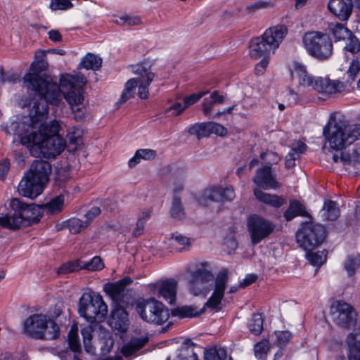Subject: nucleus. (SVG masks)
I'll list each match as a JSON object with an SVG mask.
<instances>
[{"label":"nucleus","mask_w":360,"mask_h":360,"mask_svg":"<svg viewBox=\"0 0 360 360\" xmlns=\"http://www.w3.org/2000/svg\"><path fill=\"white\" fill-rule=\"evenodd\" d=\"M47 103L44 101L34 102L30 115L8 123L6 132L18 136L32 156L49 159L55 158L65 150L66 141L58 134L61 125L58 120L46 122Z\"/></svg>","instance_id":"nucleus-1"},{"label":"nucleus","mask_w":360,"mask_h":360,"mask_svg":"<svg viewBox=\"0 0 360 360\" xmlns=\"http://www.w3.org/2000/svg\"><path fill=\"white\" fill-rule=\"evenodd\" d=\"M45 58V51H36L34 60L30 65V71L23 77L25 85L37 92L41 97L40 101L54 105L59 103L62 94L72 113L74 114L75 120H82L86 113V108L81 87L86 84V79L79 74L63 75L60 78L58 86L56 83L43 78L40 75L47 67Z\"/></svg>","instance_id":"nucleus-2"},{"label":"nucleus","mask_w":360,"mask_h":360,"mask_svg":"<svg viewBox=\"0 0 360 360\" xmlns=\"http://www.w3.org/2000/svg\"><path fill=\"white\" fill-rule=\"evenodd\" d=\"M228 273L221 271L214 278L205 263L196 266L191 273L188 283L189 291L195 296H206L212 290V295L206 302V306L212 309H218L224 295L228 283Z\"/></svg>","instance_id":"nucleus-3"},{"label":"nucleus","mask_w":360,"mask_h":360,"mask_svg":"<svg viewBox=\"0 0 360 360\" xmlns=\"http://www.w3.org/2000/svg\"><path fill=\"white\" fill-rule=\"evenodd\" d=\"M132 72L136 77L129 79L125 83L120 100V103H123L132 98L136 89L140 98L146 99L148 97V86L155 77L150 70V66L147 63L138 64L132 68Z\"/></svg>","instance_id":"nucleus-4"},{"label":"nucleus","mask_w":360,"mask_h":360,"mask_svg":"<svg viewBox=\"0 0 360 360\" xmlns=\"http://www.w3.org/2000/svg\"><path fill=\"white\" fill-rule=\"evenodd\" d=\"M22 329L25 334L37 340H54L60 335L58 324L43 314H35L27 317L23 323Z\"/></svg>","instance_id":"nucleus-5"},{"label":"nucleus","mask_w":360,"mask_h":360,"mask_svg":"<svg viewBox=\"0 0 360 360\" xmlns=\"http://www.w3.org/2000/svg\"><path fill=\"white\" fill-rule=\"evenodd\" d=\"M302 43L307 53L316 59H327L333 53V43L326 32H307L302 37Z\"/></svg>","instance_id":"nucleus-6"},{"label":"nucleus","mask_w":360,"mask_h":360,"mask_svg":"<svg viewBox=\"0 0 360 360\" xmlns=\"http://www.w3.org/2000/svg\"><path fill=\"white\" fill-rule=\"evenodd\" d=\"M79 313L89 322L103 321L108 313V307L102 297L95 292L84 293L79 299Z\"/></svg>","instance_id":"nucleus-7"},{"label":"nucleus","mask_w":360,"mask_h":360,"mask_svg":"<svg viewBox=\"0 0 360 360\" xmlns=\"http://www.w3.org/2000/svg\"><path fill=\"white\" fill-rule=\"evenodd\" d=\"M356 131L339 120L329 122L327 129L323 131L324 136L331 148L341 150L347 145L352 144L356 139Z\"/></svg>","instance_id":"nucleus-8"},{"label":"nucleus","mask_w":360,"mask_h":360,"mask_svg":"<svg viewBox=\"0 0 360 360\" xmlns=\"http://www.w3.org/2000/svg\"><path fill=\"white\" fill-rule=\"evenodd\" d=\"M326 236V229L322 225L309 221L302 224L297 232L296 240L304 250L311 251L321 244Z\"/></svg>","instance_id":"nucleus-9"},{"label":"nucleus","mask_w":360,"mask_h":360,"mask_svg":"<svg viewBox=\"0 0 360 360\" xmlns=\"http://www.w3.org/2000/svg\"><path fill=\"white\" fill-rule=\"evenodd\" d=\"M136 310L143 321L155 324L161 325L169 317L168 309L162 303L155 299L139 302Z\"/></svg>","instance_id":"nucleus-10"},{"label":"nucleus","mask_w":360,"mask_h":360,"mask_svg":"<svg viewBox=\"0 0 360 360\" xmlns=\"http://www.w3.org/2000/svg\"><path fill=\"white\" fill-rule=\"evenodd\" d=\"M236 197L234 189L231 186H216L205 188L198 196V201L202 206H207L210 202H229Z\"/></svg>","instance_id":"nucleus-11"},{"label":"nucleus","mask_w":360,"mask_h":360,"mask_svg":"<svg viewBox=\"0 0 360 360\" xmlns=\"http://www.w3.org/2000/svg\"><path fill=\"white\" fill-rule=\"evenodd\" d=\"M274 228L275 225L271 221L259 215H252L248 219V229L254 244L268 237Z\"/></svg>","instance_id":"nucleus-12"},{"label":"nucleus","mask_w":360,"mask_h":360,"mask_svg":"<svg viewBox=\"0 0 360 360\" xmlns=\"http://www.w3.org/2000/svg\"><path fill=\"white\" fill-rule=\"evenodd\" d=\"M330 315L333 321L342 328H349L356 323V311L346 302H333L330 307Z\"/></svg>","instance_id":"nucleus-13"},{"label":"nucleus","mask_w":360,"mask_h":360,"mask_svg":"<svg viewBox=\"0 0 360 360\" xmlns=\"http://www.w3.org/2000/svg\"><path fill=\"white\" fill-rule=\"evenodd\" d=\"M11 208L20 212L22 219V226L31 225L39 221V207L33 205H27L19 199L13 198L10 202Z\"/></svg>","instance_id":"nucleus-14"},{"label":"nucleus","mask_w":360,"mask_h":360,"mask_svg":"<svg viewBox=\"0 0 360 360\" xmlns=\"http://www.w3.org/2000/svg\"><path fill=\"white\" fill-rule=\"evenodd\" d=\"M345 84L339 79H333L328 76L317 77L313 90L322 96L330 97L344 91Z\"/></svg>","instance_id":"nucleus-15"},{"label":"nucleus","mask_w":360,"mask_h":360,"mask_svg":"<svg viewBox=\"0 0 360 360\" xmlns=\"http://www.w3.org/2000/svg\"><path fill=\"white\" fill-rule=\"evenodd\" d=\"M176 288L177 283L173 279L160 281L150 287L153 295L162 297L170 304L175 302Z\"/></svg>","instance_id":"nucleus-16"},{"label":"nucleus","mask_w":360,"mask_h":360,"mask_svg":"<svg viewBox=\"0 0 360 360\" xmlns=\"http://www.w3.org/2000/svg\"><path fill=\"white\" fill-rule=\"evenodd\" d=\"M291 74L292 77L297 80L300 87L313 89L317 77L310 74L303 63L298 61L293 62L291 65Z\"/></svg>","instance_id":"nucleus-17"},{"label":"nucleus","mask_w":360,"mask_h":360,"mask_svg":"<svg viewBox=\"0 0 360 360\" xmlns=\"http://www.w3.org/2000/svg\"><path fill=\"white\" fill-rule=\"evenodd\" d=\"M44 186L45 185L25 174L18 184V191L20 195L33 199L42 193Z\"/></svg>","instance_id":"nucleus-18"},{"label":"nucleus","mask_w":360,"mask_h":360,"mask_svg":"<svg viewBox=\"0 0 360 360\" xmlns=\"http://www.w3.org/2000/svg\"><path fill=\"white\" fill-rule=\"evenodd\" d=\"M335 162H342L346 169L354 173H357L355 169H360V147L354 148L347 152H341L333 155Z\"/></svg>","instance_id":"nucleus-19"},{"label":"nucleus","mask_w":360,"mask_h":360,"mask_svg":"<svg viewBox=\"0 0 360 360\" xmlns=\"http://www.w3.org/2000/svg\"><path fill=\"white\" fill-rule=\"evenodd\" d=\"M328 11L341 21H347L350 17L353 3L352 0H330L328 3Z\"/></svg>","instance_id":"nucleus-20"},{"label":"nucleus","mask_w":360,"mask_h":360,"mask_svg":"<svg viewBox=\"0 0 360 360\" xmlns=\"http://www.w3.org/2000/svg\"><path fill=\"white\" fill-rule=\"evenodd\" d=\"M253 181L264 189H276L281 186L269 166H264L257 171Z\"/></svg>","instance_id":"nucleus-21"},{"label":"nucleus","mask_w":360,"mask_h":360,"mask_svg":"<svg viewBox=\"0 0 360 360\" xmlns=\"http://www.w3.org/2000/svg\"><path fill=\"white\" fill-rule=\"evenodd\" d=\"M51 172V165L49 162L36 160L32 163L30 169L26 174L36 181H39L41 184L46 185L49 181Z\"/></svg>","instance_id":"nucleus-22"},{"label":"nucleus","mask_w":360,"mask_h":360,"mask_svg":"<svg viewBox=\"0 0 360 360\" xmlns=\"http://www.w3.org/2000/svg\"><path fill=\"white\" fill-rule=\"evenodd\" d=\"M288 29L284 25H276L267 29L262 37L265 40L267 44L271 48L272 53L278 48L287 34Z\"/></svg>","instance_id":"nucleus-23"},{"label":"nucleus","mask_w":360,"mask_h":360,"mask_svg":"<svg viewBox=\"0 0 360 360\" xmlns=\"http://www.w3.org/2000/svg\"><path fill=\"white\" fill-rule=\"evenodd\" d=\"M271 48L261 37L252 39L250 43V55L254 59L269 58Z\"/></svg>","instance_id":"nucleus-24"},{"label":"nucleus","mask_w":360,"mask_h":360,"mask_svg":"<svg viewBox=\"0 0 360 360\" xmlns=\"http://www.w3.org/2000/svg\"><path fill=\"white\" fill-rule=\"evenodd\" d=\"M347 352L349 360H360V327L348 335Z\"/></svg>","instance_id":"nucleus-25"},{"label":"nucleus","mask_w":360,"mask_h":360,"mask_svg":"<svg viewBox=\"0 0 360 360\" xmlns=\"http://www.w3.org/2000/svg\"><path fill=\"white\" fill-rule=\"evenodd\" d=\"M111 316V326L120 331H125L128 325V314L126 310L117 305L113 309Z\"/></svg>","instance_id":"nucleus-26"},{"label":"nucleus","mask_w":360,"mask_h":360,"mask_svg":"<svg viewBox=\"0 0 360 360\" xmlns=\"http://www.w3.org/2000/svg\"><path fill=\"white\" fill-rule=\"evenodd\" d=\"M11 210L7 214L0 217V226L9 230H17L22 227V219L20 212L11 208Z\"/></svg>","instance_id":"nucleus-27"},{"label":"nucleus","mask_w":360,"mask_h":360,"mask_svg":"<svg viewBox=\"0 0 360 360\" xmlns=\"http://www.w3.org/2000/svg\"><path fill=\"white\" fill-rule=\"evenodd\" d=\"M254 194L259 201L272 207H279L284 203V200L281 197L264 193L259 188L254 189Z\"/></svg>","instance_id":"nucleus-28"},{"label":"nucleus","mask_w":360,"mask_h":360,"mask_svg":"<svg viewBox=\"0 0 360 360\" xmlns=\"http://www.w3.org/2000/svg\"><path fill=\"white\" fill-rule=\"evenodd\" d=\"M321 217L325 220H335L340 216V208L335 201L328 200L324 202L320 212Z\"/></svg>","instance_id":"nucleus-29"},{"label":"nucleus","mask_w":360,"mask_h":360,"mask_svg":"<svg viewBox=\"0 0 360 360\" xmlns=\"http://www.w3.org/2000/svg\"><path fill=\"white\" fill-rule=\"evenodd\" d=\"M147 341L148 339L145 338L131 339L129 342L122 346L121 353L124 356L129 357L141 349Z\"/></svg>","instance_id":"nucleus-30"},{"label":"nucleus","mask_w":360,"mask_h":360,"mask_svg":"<svg viewBox=\"0 0 360 360\" xmlns=\"http://www.w3.org/2000/svg\"><path fill=\"white\" fill-rule=\"evenodd\" d=\"M328 29L335 41H346L352 33L347 27L339 22L331 23Z\"/></svg>","instance_id":"nucleus-31"},{"label":"nucleus","mask_w":360,"mask_h":360,"mask_svg":"<svg viewBox=\"0 0 360 360\" xmlns=\"http://www.w3.org/2000/svg\"><path fill=\"white\" fill-rule=\"evenodd\" d=\"M224 96L219 94V91H213L210 98H205L202 103V111L205 115H208L211 113L213 106L215 104H221L224 102Z\"/></svg>","instance_id":"nucleus-32"},{"label":"nucleus","mask_w":360,"mask_h":360,"mask_svg":"<svg viewBox=\"0 0 360 360\" xmlns=\"http://www.w3.org/2000/svg\"><path fill=\"white\" fill-rule=\"evenodd\" d=\"M64 206L63 195H58L52 198L49 202L43 205V211L49 214H54L61 212Z\"/></svg>","instance_id":"nucleus-33"},{"label":"nucleus","mask_w":360,"mask_h":360,"mask_svg":"<svg viewBox=\"0 0 360 360\" xmlns=\"http://www.w3.org/2000/svg\"><path fill=\"white\" fill-rule=\"evenodd\" d=\"M156 153L151 149H139L134 157H132L128 162L129 167H134L140 162L141 160H149L155 157Z\"/></svg>","instance_id":"nucleus-34"},{"label":"nucleus","mask_w":360,"mask_h":360,"mask_svg":"<svg viewBox=\"0 0 360 360\" xmlns=\"http://www.w3.org/2000/svg\"><path fill=\"white\" fill-rule=\"evenodd\" d=\"M306 211L303 205L297 200H291L290 206L284 213V217L287 221H290L296 216H305Z\"/></svg>","instance_id":"nucleus-35"},{"label":"nucleus","mask_w":360,"mask_h":360,"mask_svg":"<svg viewBox=\"0 0 360 360\" xmlns=\"http://www.w3.org/2000/svg\"><path fill=\"white\" fill-rule=\"evenodd\" d=\"M102 64L101 58L92 53H87L82 60L79 65L86 70H98Z\"/></svg>","instance_id":"nucleus-36"},{"label":"nucleus","mask_w":360,"mask_h":360,"mask_svg":"<svg viewBox=\"0 0 360 360\" xmlns=\"http://www.w3.org/2000/svg\"><path fill=\"white\" fill-rule=\"evenodd\" d=\"M170 214L174 219L181 220L185 217L186 213L181 198L174 196L170 208Z\"/></svg>","instance_id":"nucleus-37"},{"label":"nucleus","mask_w":360,"mask_h":360,"mask_svg":"<svg viewBox=\"0 0 360 360\" xmlns=\"http://www.w3.org/2000/svg\"><path fill=\"white\" fill-rule=\"evenodd\" d=\"M131 283V280L129 278H125L112 285L110 287V292L111 293L113 299L118 300L124 294L127 285Z\"/></svg>","instance_id":"nucleus-38"},{"label":"nucleus","mask_w":360,"mask_h":360,"mask_svg":"<svg viewBox=\"0 0 360 360\" xmlns=\"http://www.w3.org/2000/svg\"><path fill=\"white\" fill-rule=\"evenodd\" d=\"M264 319L261 314H254L248 321V328L254 335H259L263 330Z\"/></svg>","instance_id":"nucleus-39"},{"label":"nucleus","mask_w":360,"mask_h":360,"mask_svg":"<svg viewBox=\"0 0 360 360\" xmlns=\"http://www.w3.org/2000/svg\"><path fill=\"white\" fill-rule=\"evenodd\" d=\"M93 328L89 326L82 329L81 333L83 336L84 347L86 352L94 354L95 352V347L91 344L93 338Z\"/></svg>","instance_id":"nucleus-40"},{"label":"nucleus","mask_w":360,"mask_h":360,"mask_svg":"<svg viewBox=\"0 0 360 360\" xmlns=\"http://www.w3.org/2000/svg\"><path fill=\"white\" fill-rule=\"evenodd\" d=\"M174 360H198V358L196 352L194 351V347L187 346L177 350Z\"/></svg>","instance_id":"nucleus-41"},{"label":"nucleus","mask_w":360,"mask_h":360,"mask_svg":"<svg viewBox=\"0 0 360 360\" xmlns=\"http://www.w3.org/2000/svg\"><path fill=\"white\" fill-rule=\"evenodd\" d=\"M68 345L72 351L79 352L81 350V345L77 333V326H72L68 333Z\"/></svg>","instance_id":"nucleus-42"},{"label":"nucleus","mask_w":360,"mask_h":360,"mask_svg":"<svg viewBox=\"0 0 360 360\" xmlns=\"http://www.w3.org/2000/svg\"><path fill=\"white\" fill-rule=\"evenodd\" d=\"M188 131L191 135H195L198 139L210 134L208 122L195 124L188 128Z\"/></svg>","instance_id":"nucleus-43"},{"label":"nucleus","mask_w":360,"mask_h":360,"mask_svg":"<svg viewBox=\"0 0 360 360\" xmlns=\"http://www.w3.org/2000/svg\"><path fill=\"white\" fill-rule=\"evenodd\" d=\"M226 351L222 347H213L205 352L204 360H225Z\"/></svg>","instance_id":"nucleus-44"},{"label":"nucleus","mask_w":360,"mask_h":360,"mask_svg":"<svg viewBox=\"0 0 360 360\" xmlns=\"http://www.w3.org/2000/svg\"><path fill=\"white\" fill-rule=\"evenodd\" d=\"M306 256L312 265L319 267L326 261L327 252L326 250L314 252L309 251Z\"/></svg>","instance_id":"nucleus-45"},{"label":"nucleus","mask_w":360,"mask_h":360,"mask_svg":"<svg viewBox=\"0 0 360 360\" xmlns=\"http://www.w3.org/2000/svg\"><path fill=\"white\" fill-rule=\"evenodd\" d=\"M274 0H260L247 6L246 10L249 13H255L261 9H269L275 6Z\"/></svg>","instance_id":"nucleus-46"},{"label":"nucleus","mask_w":360,"mask_h":360,"mask_svg":"<svg viewBox=\"0 0 360 360\" xmlns=\"http://www.w3.org/2000/svg\"><path fill=\"white\" fill-rule=\"evenodd\" d=\"M82 262L81 260L70 261L63 264L58 269V273L60 274H69L82 269Z\"/></svg>","instance_id":"nucleus-47"},{"label":"nucleus","mask_w":360,"mask_h":360,"mask_svg":"<svg viewBox=\"0 0 360 360\" xmlns=\"http://www.w3.org/2000/svg\"><path fill=\"white\" fill-rule=\"evenodd\" d=\"M170 240L172 244L176 243V245L179 246V251L186 250V248L191 244V240L189 238H187L179 233H174L171 237Z\"/></svg>","instance_id":"nucleus-48"},{"label":"nucleus","mask_w":360,"mask_h":360,"mask_svg":"<svg viewBox=\"0 0 360 360\" xmlns=\"http://www.w3.org/2000/svg\"><path fill=\"white\" fill-rule=\"evenodd\" d=\"M359 267L360 255H358L348 257L345 264V268L349 275H353L356 270Z\"/></svg>","instance_id":"nucleus-49"},{"label":"nucleus","mask_w":360,"mask_h":360,"mask_svg":"<svg viewBox=\"0 0 360 360\" xmlns=\"http://www.w3.org/2000/svg\"><path fill=\"white\" fill-rule=\"evenodd\" d=\"M115 22L120 26H136L141 24V20L138 16L125 15L119 17Z\"/></svg>","instance_id":"nucleus-50"},{"label":"nucleus","mask_w":360,"mask_h":360,"mask_svg":"<svg viewBox=\"0 0 360 360\" xmlns=\"http://www.w3.org/2000/svg\"><path fill=\"white\" fill-rule=\"evenodd\" d=\"M88 226L86 221H82L79 219L73 218L68 221V227L70 233H78Z\"/></svg>","instance_id":"nucleus-51"},{"label":"nucleus","mask_w":360,"mask_h":360,"mask_svg":"<svg viewBox=\"0 0 360 360\" xmlns=\"http://www.w3.org/2000/svg\"><path fill=\"white\" fill-rule=\"evenodd\" d=\"M344 41L345 42V49L347 51L354 54L360 51V41L353 33H352V36Z\"/></svg>","instance_id":"nucleus-52"},{"label":"nucleus","mask_w":360,"mask_h":360,"mask_svg":"<svg viewBox=\"0 0 360 360\" xmlns=\"http://www.w3.org/2000/svg\"><path fill=\"white\" fill-rule=\"evenodd\" d=\"M82 135V131L81 129L72 127L69 129L66 137L70 143L78 146L81 142Z\"/></svg>","instance_id":"nucleus-53"},{"label":"nucleus","mask_w":360,"mask_h":360,"mask_svg":"<svg viewBox=\"0 0 360 360\" xmlns=\"http://www.w3.org/2000/svg\"><path fill=\"white\" fill-rule=\"evenodd\" d=\"M269 349V343L266 340L257 343L255 345V354L257 359H262L266 357L267 352Z\"/></svg>","instance_id":"nucleus-54"},{"label":"nucleus","mask_w":360,"mask_h":360,"mask_svg":"<svg viewBox=\"0 0 360 360\" xmlns=\"http://www.w3.org/2000/svg\"><path fill=\"white\" fill-rule=\"evenodd\" d=\"M104 264L99 257H94L91 261L82 262V269L89 271H97L103 268Z\"/></svg>","instance_id":"nucleus-55"},{"label":"nucleus","mask_w":360,"mask_h":360,"mask_svg":"<svg viewBox=\"0 0 360 360\" xmlns=\"http://www.w3.org/2000/svg\"><path fill=\"white\" fill-rule=\"evenodd\" d=\"M277 345L280 347L285 346L292 338V334L289 331H276Z\"/></svg>","instance_id":"nucleus-56"},{"label":"nucleus","mask_w":360,"mask_h":360,"mask_svg":"<svg viewBox=\"0 0 360 360\" xmlns=\"http://www.w3.org/2000/svg\"><path fill=\"white\" fill-rule=\"evenodd\" d=\"M19 81H20L19 77L18 75H16L12 71H8V72H5L1 70L0 72V82L1 84H5V83L15 84Z\"/></svg>","instance_id":"nucleus-57"},{"label":"nucleus","mask_w":360,"mask_h":360,"mask_svg":"<svg viewBox=\"0 0 360 360\" xmlns=\"http://www.w3.org/2000/svg\"><path fill=\"white\" fill-rule=\"evenodd\" d=\"M70 0H52L50 8L52 10H67L72 7Z\"/></svg>","instance_id":"nucleus-58"},{"label":"nucleus","mask_w":360,"mask_h":360,"mask_svg":"<svg viewBox=\"0 0 360 360\" xmlns=\"http://www.w3.org/2000/svg\"><path fill=\"white\" fill-rule=\"evenodd\" d=\"M177 314L181 317H195L200 315V313L195 311V309L190 306H184L178 308L176 310Z\"/></svg>","instance_id":"nucleus-59"},{"label":"nucleus","mask_w":360,"mask_h":360,"mask_svg":"<svg viewBox=\"0 0 360 360\" xmlns=\"http://www.w3.org/2000/svg\"><path fill=\"white\" fill-rule=\"evenodd\" d=\"M101 349L103 354L108 353L113 346L114 341L112 338L107 334L104 338H101L98 342Z\"/></svg>","instance_id":"nucleus-60"},{"label":"nucleus","mask_w":360,"mask_h":360,"mask_svg":"<svg viewBox=\"0 0 360 360\" xmlns=\"http://www.w3.org/2000/svg\"><path fill=\"white\" fill-rule=\"evenodd\" d=\"M208 127H210V132L214 134L220 136H224L226 134V129L220 124L216 122H208Z\"/></svg>","instance_id":"nucleus-61"},{"label":"nucleus","mask_w":360,"mask_h":360,"mask_svg":"<svg viewBox=\"0 0 360 360\" xmlns=\"http://www.w3.org/2000/svg\"><path fill=\"white\" fill-rule=\"evenodd\" d=\"M359 71L360 63L356 59L352 60L347 70V75L352 80H354Z\"/></svg>","instance_id":"nucleus-62"},{"label":"nucleus","mask_w":360,"mask_h":360,"mask_svg":"<svg viewBox=\"0 0 360 360\" xmlns=\"http://www.w3.org/2000/svg\"><path fill=\"white\" fill-rule=\"evenodd\" d=\"M186 108L185 105L180 103H175L171 107L165 110V114L171 112V115L176 116L180 115Z\"/></svg>","instance_id":"nucleus-63"},{"label":"nucleus","mask_w":360,"mask_h":360,"mask_svg":"<svg viewBox=\"0 0 360 360\" xmlns=\"http://www.w3.org/2000/svg\"><path fill=\"white\" fill-rule=\"evenodd\" d=\"M207 93V91H202V92L199 93L198 94H192L189 96L186 97L184 99V104L185 105V107L187 108L190 105L194 104L198 101H199Z\"/></svg>","instance_id":"nucleus-64"}]
</instances>
